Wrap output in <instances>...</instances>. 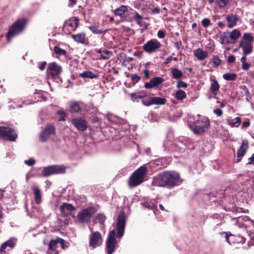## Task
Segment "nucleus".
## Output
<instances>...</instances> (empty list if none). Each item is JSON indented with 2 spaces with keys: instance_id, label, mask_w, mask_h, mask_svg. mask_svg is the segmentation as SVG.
Masks as SVG:
<instances>
[{
  "instance_id": "obj_23",
  "label": "nucleus",
  "mask_w": 254,
  "mask_h": 254,
  "mask_svg": "<svg viewBox=\"0 0 254 254\" xmlns=\"http://www.w3.org/2000/svg\"><path fill=\"white\" fill-rule=\"evenodd\" d=\"M69 111L71 113H79L81 111V106L79 103L73 102L69 107Z\"/></svg>"
},
{
  "instance_id": "obj_24",
  "label": "nucleus",
  "mask_w": 254,
  "mask_h": 254,
  "mask_svg": "<svg viewBox=\"0 0 254 254\" xmlns=\"http://www.w3.org/2000/svg\"><path fill=\"white\" fill-rule=\"evenodd\" d=\"M32 190L34 194L35 202L37 204H40L41 202V193L40 190L37 187H33Z\"/></svg>"
},
{
  "instance_id": "obj_48",
  "label": "nucleus",
  "mask_w": 254,
  "mask_h": 254,
  "mask_svg": "<svg viewBox=\"0 0 254 254\" xmlns=\"http://www.w3.org/2000/svg\"><path fill=\"white\" fill-rule=\"evenodd\" d=\"M147 97V94L144 91H137V99H142Z\"/></svg>"
},
{
  "instance_id": "obj_25",
  "label": "nucleus",
  "mask_w": 254,
  "mask_h": 254,
  "mask_svg": "<svg viewBox=\"0 0 254 254\" xmlns=\"http://www.w3.org/2000/svg\"><path fill=\"white\" fill-rule=\"evenodd\" d=\"M194 55L195 57L200 60L205 59L207 57V53L204 52L201 49L198 48L194 52Z\"/></svg>"
},
{
  "instance_id": "obj_17",
  "label": "nucleus",
  "mask_w": 254,
  "mask_h": 254,
  "mask_svg": "<svg viewBox=\"0 0 254 254\" xmlns=\"http://www.w3.org/2000/svg\"><path fill=\"white\" fill-rule=\"evenodd\" d=\"M60 210L64 216H68L72 215L75 208L72 204L64 202L60 206Z\"/></svg>"
},
{
  "instance_id": "obj_22",
  "label": "nucleus",
  "mask_w": 254,
  "mask_h": 254,
  "mask_svg": "<svg viewBox=\"0 0 254 254\" xmlns=\"http://www.w3.org/2000/svg\"><path fill=\"white\" fill-rule=\"evenodd\" d=\"M15 245V243L11 240H9L4 243H3L0 247V251L1 254H5V250L7 248L9 247L10 248H14Z\"/></svg>"
},
{
  "instance_id": "obj_40",
  "label": "nucleus",
  "mask_w": 254,
  "mask_h": 254,
  "mask_svg": "<svg viewBox=\"0 0 254 254\" xmlns=\"http://www.w3.org/2000/svg\"><path fill=\"white\" fill-rule=\"evenodd\" d=\"M142 103L146 106H150L153 105V99L152 97L148 96L147 95L146 97H145L142 100Z\"/></svg>"
},
{
  "instance_id": "obj_32",
  "label": "nucleus",
  "mask_w": 254,
  "mask_h": 254,
  "mask_svg": "<svg viewBox=\"0 0 254 254\" xmlns=\"http://www.w3.org/2000/svg\"><path fill=\"white\" fill-rule=\"evenodd\" d=\"M171 73L173 77L176 79H180L183 76V72L177 68H172Z\"/></svg>"
},
{
  "instance_id": "obj_35",
  "label": "nucleus",
  "mask_w": 254,
  "mask_h": 254,
  "mask_svg": "<svg viewBox=\"0 0 254 254\" xmlns=\"http://www.w3.org/2000/svg\"><path fill=\"white\" fill-rule=\"evenodd\" d=\"M175 96L178 100H181L186 98L187 95L184 91L179 89L176 92Z\"/></svg>"
},
{
  "instance_id": "obj_27",
  "label": "nucleus",
  "mask_w": 254,
  "mask_h": 254,
  "mask_svg": "<svg viewBox=\"0 0 254 254\" xmlns=\"http://www.w3.org/2000/svg\"><path fill=\"white\" fill-rule=\"evenodd\" d=\"M89 29L95 34H101L103 33H105L107 30H103L99 28V26L96 25H92L88 27Z\"/></svg>"
},
{
  "instance_id": "obj_55",
  "label": "nucleus",
  "mask_w": 254,
  "mask_h": 254,
  "mask_svg": "<svg viewBox=\"0 0 254 254\" xmlns=\"http://www.w3.org/2000/svg\"><path fill=\"white\" fill-rule=\"evenodd\" d=\"M59 244H61L62 248L63 249H65V246H64L65 241L62 238H59Z\"/></svg>"
},
{
  "instance_id": "obj_9",
  "label": "nucleus",
  "mask_w": 254,
  "mask_h": 254,
  "mask_svg": "<svg viewBox=\"0 0 254 254\" xmlns=\"http://www.w3.org/2000/svg\"><path fill=\"white\" fill-rule=\"evenodd\" d=\"M0 136L6 140L14 141L17 136L14 130L9 127H0Z\"/></svg>"
},
{
  "instance_id": "obj_5",
  "label": "nucleus",
  "mask_w": 254,
  "mask_h": 254,
  "mask_svg": "<svg viewBox=\"0 0 254 254\" xmlns=\"http://www.w3.org/2000/svg\"><path fill=\"white\" fill-rule=\"evenodd\" d=\"M210 126L209 121L207 118H202L200 120L195 121V125L191 128L193 132L196 135L204 133Z\"/></svg>"
},
{
  "instance_id": "obj_3",
  "label": "nucleus",
  "mask_w": 254,
  "mask_h": 254,
  "mask_svg": "<svg viewBox=\"0 0 254 254\" xmlns=\"http://www.w3.org/2000/svg\"><path fill=\"white\" fill-rule=\"evenodd\" d=\"M146 171L147 167L145 164L135 171L129 178L128 181L129 187L134 188L143 183L145 180Z\"/></svg>"
},
{
  "instance_id": "obj_59",
  "label": "nucleus",
  "mask_w": 254,
  "mask_h": 254,
  "mask_svg": "<svg viewBox=\"0 0 254 254\" xmlns=\"http://www.w3.org/2000/svg\"><path fill=\"white\" fill-rule=\"evenodd\" d=\"M132 99H137V91L130 94Z\"/></svg>"
},
{
  "instance_id": "obj_30",
  "label": "nucleus",
  "mask_w": 254,
  "mask_h": 254,
  "mask_svg": "<svg viewBox=\"0 0 254 254\" xmlns=\"http://www.w3.org/2000/svg\"><path fill=\"white\" fill-rule=\"evenodd\" d=\"M98 53L102 59H108L113 55V53L107 50H99Z\"/></svg>"
},
{
  "instance_id": "obj_49",
  "label": "nucleus",
  "mask_w": 254,
  "mask_h": 254,
  "mask_svg": "<svg viewBox=\"0 0 254 254\" xmlns=\"http://www.w3.org/2000/svg\"><path fill=\"white\" fill-rule=\"evenodd\" d=\"M157 36L161 39L164 38L165 37V31L159 30L157 32Z\"/></svg>"
},
{
  "instance_id": "obj_31",
  "label": "nucleus",
  "mask_w": 254,
  "mask_h": 254,
  "mask_svg": "<svg viewBox=\"0 0 254 254\" xmlns=\"http://www.w3.org/2000/svg\"><path fill=\"white\" fill-rule=\"evenodd\" d=\"M59 243V238H57L55 239L51 240L48 244V250L53 251H55V248L57 247V246Z\"/></svg>"
},
{
  "instance_id": "obj_20",
  "label": "nucleus",
  "mask_w": 254,
  "mask_h": 254,
  "mask_svg": "<svg viewBox=\"0 0 254 254\" xmlns=\"http://www.w3.org/2000/svg\"><path fill=\"white\" fill-rule=\"evenodd\" d=\"M238 20L239 17L236 14H230L227 15L226 17L227 26L229 28L234 27L237 25Z\"/></svg>"
},
{
  "instance_id": "obj_39",
  "label": "nucleus",
  "mask_w": 254,
  "mask_h": 254,
  "mask_svg": "<svg viewBox=\"0 0 254 254\" xmlns=\"http://www.w3.org/2000/svg\"><path fill=\"white\" fill-rule=\"evenodd\" d=\"M223 77L226 80H234L237 77V74L234 73H227L223 75Z\"/></svg>"
},
{
  "instance_id": "obj_21",
  "label": "nucleus",
  "mask_w": 254,
  "mask_h": 254,
  "mask_svg": "<svg viewBox=\"0 0 254 254\" xmlns=\"http://www.w3.org/2000/svg\"><path fill=\"white\" fill-rule=\"evenodd\" d=\"M249 145V142L247 140H245L243 141L242 145L240 148L238 150L237 156L240 159L238 161V162L240 161L241 158L246 153L247 149H248Z\"/></svg>"
},
{
  "instance_id": "obj_26",
  "label": "nucleus",
  "mask_w": 254,
  "mask_h": 254,
  "mask_svg": "<svg viewBox=\"0 0 254 254\" xmlns=\"http://www.w3.org/2000/svg\"><path fill=\"white\" fill-rule=\"evenodd\" d=\"M71 37L77 42L83 44L85 42V34L83 33L71 35Z\"/></svg>"
},
{
  "instance_id": "obj_64",
  "label": "nucleus",
  "mask_w": 254,
  "mask_h": 254,
  "mask_svg": "<svg viewBox=\"0 0 254 254\" xmlns=\"http://www.w3.org/2000/svg\"><path fill=\"white\" fill-rule=\"evenodd\" d=\"M221 60L217 57L215 58L213 61V64H220Z\"/></svg>"
},
{
  "instance_id": "obj_44",
  "label": "nucleus",
  "mask_w": 254,
  "mask_h": 254,
  "mask_svg": "<svg viewBox=\"0 0 254 254\" xmlns=\"http://www.w3.org/2000/svg\"><path fill=\"white\" fill-rule=\"evenodd\" d=\"M188 86V84L187 83L180 80L179 81H177V86L176 87L178 88H186Z\"/></svg>"
},
{
  "instance_id": "obj_57",
  "label": "nucleus",
  "mask_w": 254,
  "mask_h": 254,
  "mask_svg": "<svg viewBox=\"0 0 254 254\" xmlns=\"http://www.w3.org/2000/svg\"><path fill=\"white\" fill-rule=\"evenodd\" d=\"M182 45V42L176 41L174 43V46L177 48V50H179L180 49V46Z\"/></svg>"
},
{
  "instance_id": "obj_4",
  "label": "nucleus",
  "mask_w": 254,
  "mask_h": 254,
  "mask_svg": "<svg viewBox=\"0 0 254 254\" xmlns=\"http://www.w3.org/2000/svg\"><path fill=\"white\" fill-rule=\"evenodd\" d=\"M254 37L250 33H245L240 42L239 48L243 50V54L248 55L253 51Z\"/></svg>"
},
{
  "instance_id": "obj_54",
  "label": "nucleus",
  "mask_w": 254,
  "mask_h": 254,
  "mask_svg": "<svg viewBox=\"0 0 254 254\" xmlns=\"http://www.w3.org/2000/svg\"><path fill=\"white\" fill-rule=\"evenodd\" d=\"M144 86L147 89H151L154 87V86H153V84L151 83V80H150L149 82L146 83Z\"/></svg>"
},
{
  "instance_id": "obj_34",
  "label": "nucleus",
  "mask_w": 254,
  "mask_h": 254,
  "mask_svg": "<svg viewBox=\"0 0 254 254\" xmlns=\"http://www.w3.org/2000/svg\"><path fill=\"white\" fill-rule=\"evenodd\" d=\"M241 123V119L240 117H236L232 121L229 122L228 124L232 127H238Z\"/></svg>"
},
{
  "instance_id": "obj_58",
  "label": "nucleus",
  "mask_w": 254,
  "mask_h": 254,
  "mask_svg": "<svg viewBox=\"0 0 254 254\" xmlns=\"http://www.w3.org/2000/svg\"><path fill=\"white\" fill-rule=\"evenodd\" d=\"M76 0H69L68 6L72 7L76 3Z\"/></svg>"
},
{
  "instance_id": "obj_53",
  "label": "nucleus",
  "mask_w": 254,
  "mask_h": 254,
  "mask_svg": "<svg viewBox=\"0 0 254 254\" xmlns=\"http://www.w3.org/2000/svg\"><path fill=\"white\" fill-rule=\"evenodd\" d=\"M137 24L140 26V27H143L144 26L145 29L147 28V24L142 21V20H141L139 21V23H137Z\"/></svg>"
},
{
  "instance_id": "obj_15",
  "label": "nucleus",
  "mask_w": 254,
  "mask_h": 254,
  "mask_svg": "<svg viewBox=\"0 0 254 254\" xmlns=\"http://www.w3.org/2000/svg\"><path fill=\"white\" fill-rule=\"evenodd\" d=\"M55 127L52 125H49L41 133L40 140L42 142H45L51 135L55 134Z\"/></svg>"
},
{
  "instance_id": "obj_63",
  "label": "nucleus",
  "mask_w": 254,
  "mask_h": 254,
  "mask_svg": "<svg viewBox=\"0 0 254 254\" xmlns=\"http://www.w3.org/2000/svg\"><path fill=\"white\" fill-rule=\"evenodd\" d=\"M250 122H248V121H246V122H244L243 123V126L244 127H248L250 126Z\"/></svg>"
},
{
  "instance_id": "obj_14",
  "label": "nucleus",
  "mask_w": 254,
  "mask_h": 254,
  "mask_svg": "<svg viewBox=\"0 0 254 254\" xmlns=\"http://www.w3.org/2000/svg\"><path fill=\"white\" fill-rule=\"evenodd\" d=\"M89 245L93 249L101 245L102 243V238L101 234L98 232H93L89 236Z\"/></svg>"
},
{
  "instance_id": "obj_38",
  "label": "nucleus",
  "mask_w": 254,
  "mask_h": 254,
  "mask_svg": "<svg viewBox=\"0 0 254 254\" xmlns=\"http://www.w3.org/2000/svg\"><path fill=\"white\" fill-rule=\"evenodd\" d=\"M150 80L151 83L153 84V86L154 87L161 84L164 81V79L161 77H155L150 79Z\"/></svg>"
},
{
  "instance_id": "obj_16",
  "label": "nucleus",
  "mask_w": 254,
  "mask_h": 254,
  "mask_svg": "<svg viewBox=\"0 0 254 254\" xmlns=\"http://www.w3.org/2000/svg\"><path fill=\"white\" fill-rule=\"evenodd\" d=\"M71 123L79 131H84L87 128V122L82 118L72 119Z\"/></svg>"
},
{
  "instance_id": "obj_56",
  "label": "nucleus",
  "mask_w": 254,
  "mask_h": 254,
  "mask_svg": "<svg viewBox=\"0 0 254 254\" xmlns=\"http://www.w3.org/2000/svg\"><path fill=\"white\" fill-rule=\"evenodd\" d=\"M235 57L233 55H230L228 58V61L230 63H234L235 62Z\"/></svg>"
},
{
  "instance_id": "obj_8",
  "label": "nucleus",
  "mask_w": 254,
  "mask_h": 254,
  "mask_svg": "<svg viewBox=\"0 0 254 254\" xmlns=\"http://www.w3.org/2000/svg\"><path fill=\"white\" fill-rule=\"evenodd\" d=\"M126 223V216L125 212L121 211L117 218L116 229L117 231V236L119 238H121L124 234L125 225Z\"/></svg>"
},
{
  "instance_id": "obj_41",
  "label": "nucleus",
  "mask_w": 254,
  "mask_h": 254,
  "mask_svg": "<svg viewBox=\"0 0 254 254\" xmlns=\"http://www.w3.org/2000/svg\"><path fill=\"white\" fill-rule=\"evenodd\" d=\"M57 115L59 116V121H64L66 116V113L63 109H60L57 112Z\"/></svg>"
},
{
  "instance_id": "obj_47",
  "label": "nucleus",
  "mask_w": 254,
  "mask_h": 254,
  "mask_svg": "<svg viewBox=\"0 0 254 254\" xmlns=\"http://www.w3.org/2000/svg\"><path fill=\"white\" fill-rule=\"evenodd\" d=\"M220 39L222 40L223 44H233V42L230 41L228 39L227 36L225 35H221L220 37Z\"/></svg>"
},
{
  "instance_id": "obj_62",
  "label": "nucleus",
  "mask_w": 254,
  "mask_h": 254,
  "mask_svg": "<svg viewBox=\"0 0 254 254\" xmlns=\"http://www.w3.org/2000/svg\"><path fill=\"white\" fill-rule=\"evenodd\" d=\"M249 161L248 164H252L254 162V154H253L252 156L249 158Z\"/></svg>"
},
{
  "instance_id": "obj_7",
  "label": "nucleus",
  "mask_w": 254,
  "mask_h": 254,
  "mask_svg": "<svg viewBox=\"0 0 254 254\" xmlns=\"http://www.w3.org/2000/svg\"><path fill=\"white\" fill-rule=\"evenodd\" d=\"M65 172V168L64 166L52 165L44 167L42 175L44 177H48L57 174H63Z\"/></svg>"
},
{
  "instance_id": "obj_1",
  "label": "nucleus",
  "mask_w": 254,
  "mask_h": 254,
  "mask_svg": "<svg viewBox=\"0 0 254 254\" xmlns=\"http://www.w3.org/2000/svg\"><path fill=\"white\" fill-rule=\"evenodd\" d=\"M183 180L181 178L180 174L174 171H165L159 174L153 178V186L165 187H174L182 184Z\"/></svg>"
},
{
  "instance_id": "obj_43",
  "label": "nucleus",
  "mask_w": 254,
  "mask_h": 254,
  "mask_svg": "<svg viewBox=\"0 0 254 254\" xmlns=\"http://www.w3.org/2000/svg\"><path fill=\"white\" fill-rule=\"evenodd\" d=\"M229 2V0H219L217 4L220 8L225 7Z\"/></svg>"
},
{
  "instance_id": "obj_2",
  "label": "nucleus",
  "mask_w": 254,
  "mask_h": 254,
  "mask_svg": "<svg viewBox=\"0 0 254 254\" xmlns=\"http://www.w3.org/2000/svg\"><path fill=\"white\" fill-rule=\"evenodd\" d=\"M27 22L26 18L18 19L9 27L6 34V41L8 43L11 42L14 37L24 32Z\"/></svg>"
},
{
  "instance_id": "obj_36",
  "label": "nucleus",
  "mask_w": 254,
  "mask_h": 254,
  "mask_svg": "<svg viewBox=\"0 0 254 254\" xmlns=\"http://www.w3.org/2000/svg\"><path fill=\"white\" fill-rule=\"evenodd\" d=\"M241 36V32L238 29L233 30L230 33L229 36L230 39L232 40H237Z\"/></svg>"
},
{
  "instance_id": "obj_6",
  "label": "nucleus",
  "mask_w": 254,
  "mask_h": 254,
  "mask_svg": "<svg viewBox=\"0 0 254 254\" xmlns=\"http://www.w3.org/2000/svg\"><path fill=\"white\" fill-rule=\"evenodd\" d=\"M161 47V43L156 39H151L143 45L142 48L145 52L151 54L158 52Z\"/></svg>"
},
{
  "instance_id": "obj_50",
  "label": "nucleus",
  "mask_w": 254,
  "mask_h": 254,
  "mask_svg": "<svg viewBox=\"0 0 254 254\" xmlns=\"http://www.w3.org/2000/svg\"><path fill=\"white\" fill-rule=\"evenodd\" d=\"M213 112L218 117L221 116L222 114H223L222 111L220 109H219V108L215 109V110H214Z\"/></svg>"
},
{
  "instance_id": "obj_60",
  "label": "nucleus",
  "mask_w": 254,
  "mask_h": 254,
  "mask_svg": "<svg viewBox=\"0 0 254 254\" xmlns=\"http://www.w3.org/2000/svg\"><path fill=\"white\" fill-rule=\"evenodd\" d=\"M246 56L247 55H245L244 54H243V56L241 58V62L242 64H249L248 63L246 62L247 60Z\"/></svg>"
},
{
  "instance_id": "obj_42",
  "label": "nucleus",
  "mask_w": 254,
  "mask_h": 254,
  "mask_svg": "<svg viewBox=\"0 0 254 254\" xmlns=\"http://www.w3.org/2000/svg\"><path fill=\"white\" fill-rule=\"evenodd\" d=\"M134 20L137 23H139V21L143 19L142 16L140 15L137 11H135L133 13Z\"/></svg>"
},
{
  "instance_id": "obj_29",
  "label": "nucleus",
  "mask_w": 254,
  "mask_h": 254,
  "mask_svg": "<svg viewBox=\"0 0 254 254\" xmlns=\"http://www.w3.org/2000/svg\"><path fill=\"white\" fill-rule=\"evenodd\" d=\"M153 105H163L166 103V99L159 97H152Z\"/></svg>"
},
{
  "instance_id": "obj_37",
  "label": "nucleus",
  "mask_w": 254,
  "mask_h": 254,
  "mask_svg": "<svg viewBox=\"0 0 254 254\" xmlns=\"http://www.w3.org/2000/svg\"><path fill=\"white\" fill-rule=\"evenodd\" d=\"M79 75L84 78H93L96 77L95 73L92 72L91 71L86 70L82 72L79 74Z\"/></svg>"
},
{
  "instance_id": "obj_10",
  "label": "nucleus",
  "mask_w": 254,
  "mask_h": 254,
  "mask_svg": "<svg viewBox=\"0 0 254 254\" xmlns=\"http://www.w3.org/2000/svg\"><path fill=\"white\" fill-rule=\"evenodd\" d=\"M95 213L93 207H88L82 210L78 214V220L81 223L88 222Z\"/></svg>"
},
{
  "instance_id": "obj_51",
  "label": "nucleus",
  "mask_w": 254,
  "mask_h": 254,
  "mask_svg": "<svg viewBox=\"0 0 254 254\" xmlns=\"http://www.w3.org/2000/svg\"><path fill=\"white\" fill-rule=\"evenodd\" d=\"M160 12V8L158 7H156L152 9L151 13L153 14H159Z\"/></svg>"
},
{
  "instance_id": "obj_18",
  "label": "nucleus",
  "mask_w": 254,
  "mask_h": 254,
  "mask_svg": "<svg viewBox=\"0 0 254 254\" xmlns=\"http://www.w3.org/2000/svg\"><path fill=\"white\" fill-rule=\"evenodd\" d=\"M62 67L59 64H49L48 72L53 77L58 76L62 72Z\"/></svg>"
},
{
  "instance_id": "obj_11",
  "label": "nucleus",
  "mask_w": 254,
  "mask_h": 254,
  "mask_svg": "<svg viewBox=\"0 0 254 254\" xmlns=\"http://www.w3.org/2000/svg\"><path fill=\"white\" fill-rule=\"evenodd\" d=\"M115 236L116 231L115 229H114L110 231L106 243L107 251L109 254H112L115 250L117 244Z\"/></svg>"
},
{
  "instance_id": "obj_13",
  "label": "nucleus",
  "mask_w": 254,
  "mask_h": 254,
  "mask_svg": "<svg viewBox=\"0 0 254 254\" xmlns=\"http://www.w3.org/2000/svg\"><path fill=\"white\" fill-rule=\"evenodd\" d=\"M79 19L77 17H72L66 20L64 24L63 29L70 32L71 31L75 30L79 25Z\"/></svg>"
},
{
  "instance_id": "obj_52",
  "label": "nucleus",
  "mask_w": 254,
  "mask_h": 254,
  "mask_svg": "<svg viewBox=\"0 0 254 254\" xmlns=\"http://www.w3.org/2000/svg\"><path fill=\"white\" fill-rule=\"evenodd\" d=\"M140 79V77L137 75L136 74L132 75V79L134 83H136L138 81V80Z\"/></svg>"
},
{
  "instance_id": "obj_33",
  "label": "nucleus",
  "mask_w": 254,
  "mask_h": 254,
  "mask_svg": "<svg viewBox=\"0 0 254 254\" xmlns=\"http://www.w3.org/2000/svg\"><path fill=\"white\" fill-rule=\"evenodd\" d=\"M219 89V85L218 82L216 80H214L212 81L211 83V87L210 89L212 91V93L216 95H217V92Z\"/></svg>"
},
{
  "instance_id": "obj_61",
  "label": "nucleus",
  "mask_w": 254,
  "mask_h": 254,
  "mask_svg": "<svg viewBox=\"0 0 254 254\" xmlns=\"http://www.w3.org/2000/svg\"><path fill=\"white\" fill-rule=\"evenodd\" d=\"M242 68L244 70H248L250 67V64H242Z\"/></svg>"
},
{
  "instance_id": "obj_12",
  "label": "nucleus",
  "mask_w": 254,
  "mask_h": 254,
  "mask_svg": "<svg viewBox=\"0 0 254 254\" xmlns=\"http://www.w3.org/2000/svg\"><path fill=\"white\" fill-rule=\"evenodd\" d=\"M54 54L55 57L58 58L63 62H67L71 59L69 54H68L65 50L61 48L59 46L54 47Z\"/></svg>"
},
{
  "instance_id": "obj_45",
  "label": "nucleus",
  "mask_w": 254,
  "mask_h": 254,
  "mask_svg": "<svg viewBox=\"0 0 254 254\" xmlns=\"http://www.w3.org/2000/svg\"><path fill=\"white\" fill-rule=\"evenodd\" d=\"M201 24L204 27H208L210 24V20L208 18L203 19L201 21Z\"/></svg>"
},
{
  "instance_id": "obj_19",
  "label": "nucleus",
  "mask_w": 254,
  "mask_h": 254,
  "mask_svg": "<svg viewBox=\"0 0 254 254\" xmlns=\"http://www.w3.org/2000/svg\"><path fill=\"white\" fill-rule=\"evenodd\" d=\"M128 6L125 5H121L114 10V13L116 16L127 18L126 14L128 11Z\"/></svg>"
},
{
  "instance_id": "obj_46",
  "label": "nucleus",
  "mask_w": 254,
  "mask_h": 254,
  "mask_svg": "<svg viewBox=\"0 0 254 254\" xmlns=\"http://www.w3.org/2000/svg\"><path fill=\"white\" fill-rule=\"evenodd\" d=\"M35 162H36V161H35V159H34L33 158H30L28 160H25L24 161L25 164L29 166H32L33 165H34L35 164Z\"/></svg>"
},
{
  "instance_id": "obj_28",
  "label": "nucleus",
  "mask_w": 254,
  "mask_h": 254,
  "mask_svg": "<svg viewBox=\"0 0 254 254\" xmlns=\"http://www.w3.org/2000/svg\"><path fill=\"white\" fill-rule=\"evenodd\" d=\"M105 219V216L102 214H98L96 217L95 222L100 223L101 229H104V222Z\"/></svg>"
}]
</instances>
